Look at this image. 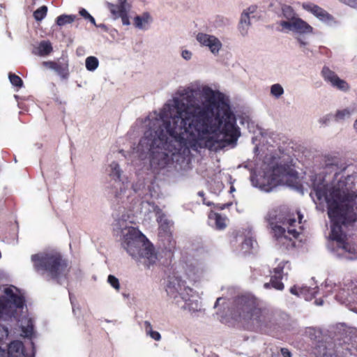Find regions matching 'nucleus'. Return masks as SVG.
<instances>
[{
	"label": "nucleus",
	"instance_id": "a18cd8bd",
	"mask_svg": "<svg viewBox=\"0 0 357 357\" xmlns=\"http://www.w3.org/2000/svg\"><path fill=\"white\" fill-rule=\"evenodd\" d=\"M354 129L356 130L357 132V119H356V121H354Z\"/></svg>",
	"mask_w": 357,
	"mask_h": 357
},
{
	"label": "nucleus",
	"instance_id": "393cba45",
	"mask_svg": "<svg viewBox=\"0 0 357 357\" xmlns=\"http://www.w3.org/2000/svg\"><path fill=\"white\" fill-rule=\"evenodd\" d=\"M290 292L292 294L303 297L306 301H310L315 296L317 290L316 288L311 289L307 287L298 288L296 286H294L291 288Z\"/></svg>",
	"mask_w": 357,
	"mask_h": 357
},
{
	"label": "nucleus",
	"instance_id": "79ce46f5",
	"mask_svg": "<svg viewBox=\"0 0 357 357\" xmlns=\"http://www.w3.org/2000/svg\"><path fill=\"white\" fill-rule=\"evenodd\" d=\"M0 357H7L6 351L0 347Z\"/></svg>",
	"mask_w": 357,
	"mask_h": 357
},
{
	"label": "nucleus",
	"instance_id": "412c9836",
	"mask_svg": "<svg viewBox=\"0 0 357 357\" xmlns=\"http://www.w3.org/2000/svg\"><path fill=\"white\" fill-rule=\"evenodd\" d=\"M6 356L7 357H32L31 354L25 352L22 342L18 340L10 342Z\"/></svg>",
	"mask_w": 357,
	"mask_h": 357
},
{
	"label": "nucleus",
	"instance_id": "ea45409f",
	"mask_svg": "<svg viewBox=\"0 0 357 357\" xmlns=\"http://www.w3.org/2000/svg\"><path fill=\"white\" fill-rule=\"evenodd\" d=\"M343 3L352 8H357V0H345Z\"/></svg>",
	"mask_w": 357,
	"mask_h": 357
},
{
	"label": "nucleus",
	"instance_id": "9d476101",
	"mask_svg": "<svg viewBox=\"0 0 357 357\" xmlns=\"http://www.w3.org/2000/svg\"><path fill=\"white\" fill-rule=\"evenodd\" d=\"M237 304L240 317L254 328L262 330L268 326V314L258 307L255 298L243 296L238 298Z\"/></svg>",
	"mask_w": 357,
	"mask_h": 357
},
{
	"label": "nucleus",
	"instance_id": "f03ea898",
	"mask_svg": "<svg viewBox=\"0 0 357 357\" xmlns=\"http://www.w3.org/2000/svg\"><path fill=\"white\" fill-rule=\"evenodd\" d=\"M313 191L310 193L316 204L324 202L328 206V215L331 220V238L336 241L340 255L348 259H355L356 250L354 246L345 242L346 236L342 231L341 225L354 222L357 220L355 208V198L353 192V177L343 176L338 173L333 181L326 184L324 176L316 175L312 179Z\"/></svg>",
	"mask_w": 357,
	"mask_h": 357
},
{
	"label": "nucleus",
	"instance_id": "473e14b6",
	"mask_svg": "<svg viewBox=\"0 0 357 357\" xmlns=\"http://www.w3.org/2000/svg\"><path fill=\"white\" fill-rule=\"evenodd\" d=\"M8 77H9L10 83L13 86H17V87L22 86L23 82L19 76H17L15 74H13V73H10L8 75Z\"/></svg>",
	"mask_w": 357,
	"mask_h": 357
},
{
	"label": "nucleus",
	"instance_id": "49530a36",
	"mask_svg": "<svg viewBox=\"0 0 357 357\" xmlns=\"http://www.w3.org/2000/svg\"><path fill=\"white\" fill-rule=\"evenodd\" d=\"M96 26H98V27H100V28H105V25L103 24H98V25L96 24Z\"/></svg>",
	"mask_w": 357,
	"mask_h": 357
},
{
	"label": "nucleus",
	"instance_id": "a19ab883",
	"mask_svg": "<svg viewBox=\"0 0 357 357\" xmlns=\"http://www.w3.org/2000/svg\"><path fill=\"white\" fill-rule=\"evenodd\" d=\"M281 354L283 357H291V352L286 348L281 349Z\"/></svg>",
	"mask_w": 357,
	"mask_h": 357
},
{
	"label": "nucleus",
	"instance_id": "09e8293b",
	"mask_svg": "<svg viewBox=\"0 0 357 357\" xmlns=\"http://www.w3.org/2000/svg\"><path fill=\"white\" fill-rule=\"evenodd\" d=\"M198 195L201 197H202L204 195V192H198Z\"/></svg>",
	"mask_w": 357,
	"mask_h": 357
},
{
	"label": "nucleus",
	"instance_id": "c85d7f7f",
	"mask_svg": "<svg viewBox=\"0 0 357 357\" xmlns=\"http://www.w3.org/2000/svg\"><path fill=\"white\" fill-rule=\"evenodd\" d=\"M284 93V90L280 84H274L270 87V94L275 99L280 98Z\"/></svg>",
	"mask_w": 357,
	"mask_h": 357
},
{
	"label": "nucleus",
	"instance_id": "2f4dec72",
	"mask_svg": "<svg viewBox=\"0 0 357 357\" xmlns=\"http://www.w3.org/2000/svg\"><path fill=\"white\" fill-rule=\"evenodd\" d=\"M47 7L42 6L33 13V17L36 21H41L47 15Z\"/></svg>",
	"mask_w": 357,
	"mask_h": 357
},
{
	"label": "nucleus",
	"instance_id": "0eeeda50",
	"mask_svg": "<svg viewBox=\"0 0 357 357\" xmlns=\"http://www.w3.org/2000/svg\"><path fill=\"white\" fill-rule=\"evenodd\" d=\"M31 261L38 273L58 282L65 278L68 272L67 262L61 254L55 250L33 255Z\"/></svg>",
	"mask_w": 357,
	"mask_h": 357
},
{
	"label": "nucleus",
	"instance_id": "9b49d317",
	"mask_svg": "<svg viewBox=\"0 0 357 357\" xmlns=\"http://www.w3.org/2000/svg\"><path fill=\"white\" fill-rule=\"evenodd\" d=\"M107 172L109 176L116 181V185L120 189L119 191L116 192V197H119L124 202L125 198L128 199L132 192H135V190L129 188L130 185L128 181H123L121 179L123 171L116 162L113 161L109 165Z\"/></svg>",
	"mask_w": 357,
	"mask_h": 357
},
{
	"label": "nucleus",
	"instance_id": "de8ad7c7",
	"mask_svg": "<svg viewBox=\"0 0 357 357\" xmlns=\"http://www.w3.org/2000/svg\"><path fill=\"white\" fill-rule=\"evenodd\" d=\"M76 310H76L75 307V306H73V312L75 314H76Z\"/></svg>",
	"mask_w": 357,
	"mask_h": 357
},
{
	"label": "nucleus",
	"instance_id": "f704fd0d",
	"mask_svg": "<svg viewBox=\"0 0 357 357\" xmlns=\"http://www.w3.org/2000/svg\"><path fill=\"white\" fill-rule=\"evenodd\" d=\"M79 13L84 19L89 20L93 24L96 25L94 17L91 16L86 9L82 8L79 10Z\"/></svg>",
	"mask_w": 357,
	"mask_h": 357
},
{
	"label": "nucleus",
	"instance_id": "6e6552de",
	"mask_svg": "<svg viewBox=\"0 0 357 357\" xmlns=\"http://www.w3.org/2000/svg\"><path fill=\"white\" fill-rule=\"evenodd\" d=\"M166 291L172 303L181 309L190 312L197 310L199 303L192 295V289L185 287V282L179 277L172 276L169 278Z\"/></svg>",
	"mask_w": 357,
	"mask_h": 357
},
{
	"label": "nucleus",
	"instance_id": "b1692460",
	"mask_svg": "<svg viewBox=\"0 0 357 357\" xmlns=\"http://www.w3.org/2000/svg\"><path fill=\"white\" fill-rule=\"evenodd\" d=\"M209 225L217 229L222 230L227 225V218L221 214L211 212L208 215Z\"/></svg>",
	"mask_w": 357,
	"mask_h": 357
},
{
	"label": "nucleus",
	"instance_id": "f257e3e1",
	"mask_svg": "<svg viewBox=\"0 0 357 357\" xmlns=\"http://www.w3.org/2000/svg\"><path fill=\"white\" fill-rule=\"evenodd\" d=\"M142 124L144 135L134 152L153 170L174 165L182 168L190 162V149L218 151L236 144L241 136L225 95L199 81L178 86Z\"/></svg>",
	"mask_w": 357,
	"mask_h": 357
},
{
	"label": "nucleus",
	"instance_id": "dca6fc26",
	"mask_svg": "<svg viewBox=\"0 0 357 357\" xmlns=\"http://www.w3.org/2000/svg\"><path fill=\"white\" fill-rule=\"evenodd\" d=\"M302 7L304 10L310 12L320 21L329 23L333 20V16L326 10L312 3H303Z\"/></svg>",
	"mask_w": 357,
	"mask_h": 357
},
{
	"label": "nucleus",
	"instance_id": "3c124183",
	"mask_svg": "<svg viewBox=\"0 0 357 357\" xmlns=\"http://www.w3.org/2000/svg\"><path fill=\"white\" fill-rule=\"evenodd\" d=\"M204 204H207L208 206L210 205V203H206L204 201Z\"/></svg>",
	"mask_w": 357,
	"mask_h": 357
},
{
	"label": "nucleus",
	"instance_id": "4be33fe9",
	"mask_svg": "<svg viewBox=\"0 0 357 357\" xmlns=\"http://www.w3.org/2000/svg\"><path fill=\"white\" fill-rule=\"evenodd\" d=\"M158 222L160 234H163L165 236H167L169 241V245L167 248L169 250H171L172 249L174 248L176 245L175 241L173 239L170 234L171 224L169 221L163 217L160 218Z\"/></svg>",
	"mask_w": 357,
	"mask_h": 357
},
{
	"label": "nucleus",
	"instance_id": "39448f33",
	"mask_svg": "<svg viewBox=\"0 0 357 357\" xmlns=\"http://www.w3.org/2000/svg\"><path fill=\"white\" fill-rule=\"evenodd\" d=\"M114 230L121 234V245L133 259L147 267L155 263L157 255L153 247L139 229L120 219L114 225Z\"/></svg>",
	"mask_w": 357,
	"mask_h": 357
},
{
	"label": "nucleus",
	"instance_id": "e433bc0d",
	"mask_svg": "<svg viewBox=\"0 0 357 357\" xmlns=\"http://www.w3.org/2000/svg\"><path fill=\"white\" fill-rule=\"evenodd\" d=\"M128 13L129 12H125L123 14H122L119 17L121 18V21H122V24L123 25H129L130 23V20H129V17H128Z\"/></svg>",
	"mask_w": 357,
	"mask_h": 357
},
{
	"label": "nucleus",
	"instance_id": "6ab92c4d",
	"mask_svg": "<svg viewBox=\"0 0 357 357\" xmlns=\"http://www.w3.org/2000/svg\"><path fill=\"white\" fill-rule=\"evenodd\" d=\"M106 6L114 19L119 18L125 12H129L130 10V6L127 0H117L116 4L107 2Z\"/></svg>",
	"mask_w": 357,
	"mask_h": 357
},
{
	"label": "nucleus",
	"instance_id": "c03bdc74",
	"mask_svg": "<svg viewBox=\"0 0 357 357\" xmlns=\"http://www.w3.org/2000/svg\"><path fill=\"white\" fill-rule=\"evenodd\" d=\"M315 303L316 305H321L323 304V301H318V300H316L315 301Z\"/></svg>",
	"mask_w": 357,
	"mask_h": 357
},
{
	"label": "nucleus",
	"instance_id": "c9c22d12",
	"mask_svg": "<svg viewBox=\"0 0 357 357\" xmlns=\"http://www.w3.org/2000/svg\"><path fill=\"white\" fill-rule=\"evenodd\" d=\"M181 56L185 60L189 61L192 59V53L188 50H182V52H181Z\"/></svg>",
	"mask_w": 357,
	"mask_h": 357
},
{
	"label": "nucleus",
	"instance_id": "c756f323",
	"mask_svg": "<svg viewBox=\"0 0 357 357\" xmlns=\"http://www.w3.org/2000/svg\"><path fill=\"white\" fill-rule=\"evenodd\" d=\"M76 19L74 15H61L56 18V24L59 26H64L67 24H71Z\"/></svg>",
	"mask_w": 357,
	"mask_h": 357
},
{
	"label": "nucleus",
	"instance_id": "20e7f679",
	"mask_svg": "<svg viewBox=\"0 0 357 357\" xmlns=\"http://www.w3.org/2000/svg\"><path fill=\"white\" fill-rule=\"evenodd\" d=\"M3 295L0 296V321L15 322L22 330V336L31 337L33 326L31 319L22 316L24 307V298L18 289L13 286L6 287ZM9 335L8 328L0 324V342L6 340Z\"/></svg>",
	"mask_w": 357,
	"mask_h": 357
},
{
	"label": "nucleus",
	"instance_id": "2eb2a0df",
	"mask_svg": "<svg viewBox=\"0 0 357 357\" xmlns=\"http://www.w3.org/2000/svg\"><path fill=\"white\" fill-rule=\"evenodd\" d=\"M257 10V6L252 5L242 11L238 24V30L242 36L244 37L248 34L251 26L250 18L254 16Z\"/></svg>",
	"mask_w": 357,
	"mask_h": 357
},
{
	"label": "nucleus",
	"instance_id": "7c9ffc66",
	"mask_svg": "<svg viewBox=\"0 0 357 357\" xmlns=\"http://www.w3.org/2000/svg\"><path fill=\"white\" fill-rule=\"evenodd\" d=\"M99 66L98 59L93 56H88L85 60V66L89 71L96 70Z\"/></svg>",
	"mask_w": 357,
	"mask_h": 357
},
{
	"label": "nucleus",
	"instance_id": "1a4fd4ad",
	"mask_svg": "<svg viewBox=\"0 0 357 357\" xmlns=\"http://www.w3.org/2000/svg\"><path fill=\"white\" fill-rule=\"evenodd\" d=\"M280 31L284 33L292 32L296 35L297 41L301 46H305L307 41L301 36L314 33V28L307 22L300 18L290 6H284L282 10V20L278 22Z\"/></svg>",
	"mask_w": 357,
	"mask_h": 357
},
{
	"label": "nucleus",
	"instance_id": "bb28decb",
	"mask_svg": "<svg viewBox=\"0 0 357 357\" xmlns=\"http://www.w3.org/2000/svg\"><path fill=\"white\" fill-rule=\"evenodd\" d=\"M151 21V17L148 13H144L142 15L135 17L134 19L135 26L142 30L146 29Z\"/></svg>",
	"mask_w": 357,
	"mask_h": 357
},
{
	"label": "nucleus",
	"instance_id": "5701e85b",
	"mask_svg": "<svg viewBox=\"0 0 357 357\" xmlns=\"http://www.w3.org/2000/svg\"><path fill=\"white\" fill-rule=\"evenodd\" d=\"M356 113H357V104H352L345 108L337 109L334 114V119L336 122H343L349 120Z\"/></svg>",
	"mask_w": 357,
	"mask_h": 357
},
{
	"label": "nucleus",
	"instance_id": "58836bf2",
	"mask_svg": "<svg viewBox=\"0 0 357 357\" xmlns=\"http://www.w3.org/2000/svg\"><path fill=\"white\" fill-rule=\"evenodd\" d=\"M255 241L252 238H246L243 243V247H246L247 248H253V245Z\"/></svg>",
	"mask_w": 357,
	"mask_h": 357
},
{
	"label": "nucleus",
	"instance_id": "7ed1b4c3",
	"mask_svg": "<svg viewBox=\"0 0 357 357\" xmlns=\"http://www.w3.org/2000/svg\"><path fill=\"white\" fill-rule=\"evenodd\" d=\"M257 141L266 142L268 145L263 144L260 148L264 157L259 169L257 167H255L259 174H252L250 176L252 185L266 192L280 185H290L297 178L298 173L292 167L289 156L271 144L272 137L263 135H260L259 139L258 136L252 138V143L256 144L254 149L255 153L259 150Z\"/></svg>",
	"mask_w": 357,
	"mask_h": 357
},
{
	"label": "nucleus",
	"instance_id": "a211bd4d",
	"mask_svg": "<svg viewBox=\"0 0 357 357\" xmlns=\"http://www.w3.org/2000/svg\"><path fill=\"white\" fill-rule=\"evenodd\" d=\"M43 65L54 70L61 77L67 78L68 76V61L61 58L56 61H44Z\"/></svg>",
	"mask_w": 357,
	"mask_h": 357
},
{
	"label": "nucleus",
	"instance_id": "aec40b11",
	"mask_svg": "<svg viewBox=\"0 0 357 357\" xmlns=\"http://www.w3.org/2000/svg\"><path fill=\"white\" fill-rule=\"evenodd\" d=\"M205 273V268L202 264H190L185 270L187 278L193 282L201 280Z\"/></svg>",
	"mask_w": 357,
	"mask_h": 357
},
{
	"label": "nucleus",
	"instance_id": "f3484780",
	"mask_svg": "<svg viewBox=\"0 0 357 357\" xmlns=\"http://www.w3.org/2000/svg\"><path fill=\"white\" fill-rule=\"evenodd\" d=\"M302 7L304 10L310 12L320 21L329 23L333 20V16L326 10L312 3H303Z\"/></svg>",
	"mask_w": 357,
	"mask_h": 357
},
{
	"label": "nucleus",
	"instance_id": "72a5a7b5",
	"mask_svg": "<svg viewBox=\"0 0 357 357\" xmlns=\"http://www.w3.org/2000/svg\"><path fill=\"white\" fill-rule=\"evenodd\" d=\"M107 282L108 283L116 290H119L120 289V284L118 278H116L115 276L112 275H109L107 278Z\"/></svg>",
	"mask_w": 357,
	"mask_h": 357
},
{
	"label": "nucleus",
	"instance_id": "37998d69",
	"mask_svg": "<svg viewBox=\"0 0 357 357\" xmlns=\"http://www.w3.org/2000/svg\"><path fill=\"white\" fill-rule=\"evenodd\" d=\"M245 167H246V168H249V169H252H252H253V167H252V165H251V164H250V163H248L247 165H245Z\"/></svg>",
	"mask_w": 357,
	"mask_h": 357
},
{
	"label": "nucleus",
	"instance_id": "cd10ccee",
	"mask_svg": "<svg viewBox=\"0 0 357 357\" xmlns=\"http://www.w3.org/2000/svg\"><path fill=\"white\" fill-rule=\"evenodd\" d=\"M144 328L146 334L150 336L154 340L160 341L161 340V335L160 333L153 330L152 326L149 321H145L144 322Z\"/></svg>",
	"mask_w": 357,
	"mask_h": 357
},
{
	"label": "nucleus",
	"instance_id": "8fccbe9b",
	"mask_svg": "<svg viewBox=\"0 0 357 357\" xmlns=\"http://www.w3.org/2000/svg\"><path fill=\"white\" fill-rule=\"evenodd\" d=\"M220 300V298H218L216 301V303H215V305H217V303L219 302V301Z\"/></svg>",
	"mask_w": 357,
	"mask_h": 357
},
{
	"label": "nucleus",
	"instance_id": "a878e982",
	"mask_svg": "<svg viewBox=\"0 0 357 357\" xmlns=\"http://www.w3.org/2000/svg\"><path fill=\"white\" fill-rule=\"evenodd\" d=\"M52 52V46L50 41L43 40L35 47L33 53L40 56H47Z\"/></svg>",
	"mask_w": 357,
	"mask_h": 357
},
{
	"label": "nucleus",
	"instance_id": "ddd939ff",
	"mask_svg": "<svg viewBox=\"0 0 357 357\" xmlns=\"http://www.w3.org/2000/svg\"><path fill=\"white\" fill-rule=\"evenodd\" d=\"M290 270V266L288 261H282L273 269V275H271V283H265L264 287L268 288L270 285L278 290L284 289V284L281 282L284 276L288 274Z\"/></svg>",
	"mask_w": 357,
	"mask_h": 357
},
{
	"label": "nucleus",
	"instance_id": "4c0bfd02",
	"mask_svg": "<svg viewBox=\"0 0 357 357\" xmlns=\"http://www.w3.org/2000/svg\"><path fill=\"white\" fill-rule=\"evenodd\" d=\"M331 119V114L325 115L319 119V123L321 125H326L328 123Z\"/></svg>",
	"mask_w": 357,
	"mask_h": 357
},
{
	"label": "nucleus",
	"instance_id": "423d86ee",
	"mask_svg": "<svg viewBox=\"0 0 357 357\" xmlns=\"http://www.w3.org/2000/svg\"><path fill=\"white\" fill-rule=\"evenodd\" d=\"M297 215L298 221L293 217V214L289 213L274 210L268 213L267 220L272 232L280 243L287 246L294 245L291 241L297 238L303 230L301 225L303 215L299 213Z\"/></svg>",
	"mask_w": 357,
	"mask_h": 357
},
{
	"label": "nucleus",
	"instance_id": "f8f14e48",
	"mask_svg": "<svg viewBox=\"0 0 357 357\" xmlns=\"http://www.w3.org/2000/svg\"><path fill=\"white\" fill-rule=\"evenodd\" d=\"M196 40L202 47H206L213 56L219 55L223 47L221 40L214 35L198 33Z\"/></svg>",
	"mask_w": 357,
	"mask_h": 357
},
{
	"label": "nucleus",
	"instance_id": "4468645a",
	"mask_svg": "<svg viewBox=\"0 0 357 357\" xmlns=\"http://www.w3.org/2000/svg\"><path fill=\"white\" fill-rule=\"evenodd\" d=\"M321 75L324 79L328 82L333 87L344 92L349 89L348 83L344 79H340L337 74L332 71L328 67L324 66L323 68Z\"/></svg>",
	"mask_w": 357,
	"mask_h": 357
}]
</instances>
